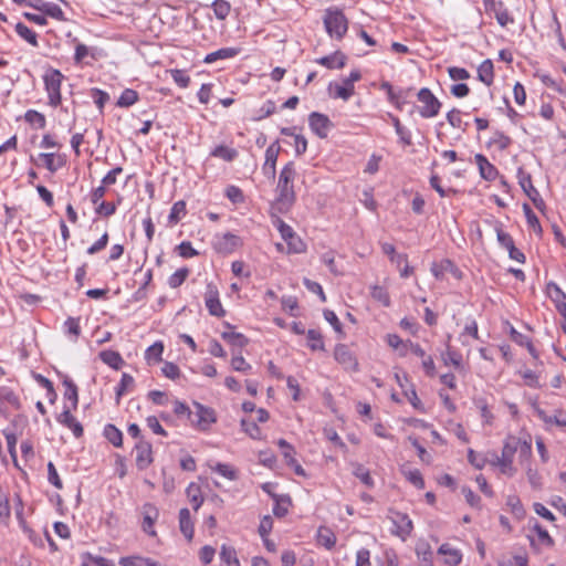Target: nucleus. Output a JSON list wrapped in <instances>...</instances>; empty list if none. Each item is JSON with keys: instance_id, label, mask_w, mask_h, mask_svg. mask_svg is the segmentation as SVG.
Segmentation results:
<instances>
[{"instance_id": "79ce46f5", "label": "nucleus", "mask_w": 566, "mask_h": 566, "mask_svg": "<svg viewBox=\"0 0 566 566\" xmlns=\"http://www.w3.org/2000/svg\"><path fill=\"white\" fill-rule=\"evenodd\" d=\"M63 386L65 387L64 398L70 400L73 405V408L76 409L78 403V394L76 385L69 377H64Z\"/></svg>"}, {"instance_id": "6e6552de", "label": "nucleus", "mask_w": 566, "mask_h": 566, "mask_svg": "<svg viewBox=\"0 0 566 566\" xmlns=\"http://www.w3.org/2000/svg\"><path fill=\"white\" fill-rule=\"evenodd\" d=\"M241 245L242 239L230 232L216 235L213 240V249L221 254H231Z\"/></svg>"}, {"instance_id": "0e129e2a", "label": "nucleus", "mask_w": 566, "mask_h": 566, "mask_svg": "<svg viewBox=\"0 0 566 566\" xmlns=\"http://www.w3.org/2000/svg\"><path fill=\"white\" fill-rule=\"evenodd\" d=\"M286 244L289 247V253H302L305 251V243L300 239L298 235H294L287 239Z\"/></svg>"}, {"instance_id": "20e7f679", "label": "nucleus", "mask_w": 566, "mask_h": 566, "mask_svg": "<svg viewBox=\"0 0 566 566\" xmlns=\"http://www.w3.org/2000/svg\"><path fill=\"white\" fill-rule=\"evenodd\" d=\"M64 75L60 70L49 69L43 74L44 87L48 94V104L57 107L62 103L61 86Z\"/></svg>"}, {"instance_id": "72a5a7b5", "label": "nucleus", "mask_w": 566, "mask_h": 566, "mask_svg": "<svg viewBox=\"0 0 566 566\" xmlns=\"http://www.w3.org/2000/svg\"><path fill=\"white\" fill-rule=\"evenodd\" d=\"M211 156L231 163L238 157V150L224 145H219L211 151Z\"/></svg>"}, {"instance_id": "774afa93", "label": "nucleus", "mask_w": 566, "mask_h": 566, "mask_svg": "<svg viewBox=\"0 0 566 566\" xmlns=\"http://www.w3.org/2000/svg\"><path fill=\"white\" fill-rule=\"evenodd\" d=\"M84 566H112L111 562L102 556H93L86 554L84 557Z\"/></svg>"}, {"instance_id": "f704fd0d", "label": "nucleus", "mask_w": 566, "mask_h": 566, "mask_svg": "<svg viewBox=\"0 0 566 566\" xmlns=\"http://www.w3.org/2000/svg\"><path fill=\"white\" fill-rule=\"evenodd\" d=\"M272 499L275 501L273 514L277 517L285 516L289 512V506L291 504L289 496L272 494Z\"/></svg>"}, {"instance_id": "39448f33", "label": "nucleus", "mask_w": 566, "mask_h": 566, "mask_svg": "<svg viewBox=\"0 0 566 566\" xmlns=\"http://www.w3.org/2000/svg\"><path fill=\"white\" fill-rule=\"evenodd\" d=\"M418 101L422 104L419 108V114L423 118H431L439 114L441 103L427 87L421 88L417 93Z\"/></svg>"}, {"instance_id": "13d9d810", "label": "nucleus", "mask_w": 566, "mask_h": 566, "mask_svg": "<svg viewBox=\"0 0 566 566\" xmlns=\"http://www.w3.org/2000/svg\"><path fill=\"white\" fill-rule=\"evenodd\" d=\"M186 214V203L184 201H177L174 203L170 213H169V221L171 223H177L181 217Z\"/></svg>"}, {"instance_id": "412c9836", "label": "nucleus", "mask_w": 566, "mask_h": 566, "mask_svg": "<svg viewBox=\"0 0 566 566\" xmlns=\"http://www.w3.org/2000/svg\"><path fill=\"white\" fill-rule=\"evenodd\" d=\"M57 421L63 424L64 427L72 430L73 434L76 438H80L83 436V427L82 424L73 417L71 411L69 409H65L57 418Z\"/></svg>"}, {"instance_id": "f3484780", "label": "nucleus", "mask_w": 566, "mask_h": 566, "mask_svg": "<svg viewBox=\"0 0 566 566\" xmlns=\"http://www.w3.org/2000/svg\"><path fill=\"white\" fill-rule=\"evenodd\" d=\"M334 358L338 361L345 369L348 370H357L358 363L348 347L344 344H339L335 347Z\"/></svg>"}, {"instance_id": "338daca9", "label": "nucleus", "mask_w": 566, "mask_h": 566, "mask_svg": "<svg viewBox=\"0 0 566 566\" xmlns=\"http://www.w3.org/2000/svg\"><path fill=\"white\" fill-rule=\"evenodd\" d=\"M161 371L165 377L172 379V380L177 379L180 376L179 367L171 361H166L164 364V366L161 367Z\"/></svg>"}, {"instance_id": "9b49d317", "label": "nucleus", "mask_w": 566, "mask_h": 566, "mask_svg": "<svg viewBox=\"0 0 566 566\" xmlns=\"http://www.w3.org/2000/svg\"><path fill=\"white\" fill-rule=\"evenodd\" d=\"M361 78V74L358 70L350 72L348 77L343 80V84L334 85V97L348 101L354 94V83Z\"/></svg>"}, {"instance_id": "0eeeda50", "label": "nucleus", "mask_w": 566, "mask_h": 566, "mask_svg": "<svg viewBox=\"0 0 566 566\" xmlns=\"http://www.w3.org/2000/svg\"><path fill=\"white\" fill-rule=\"evenodd\" d=\"M517 179L526 196L533 201L534 206L542 211L545 208V202L542 199L538 190L533 186L531 175L523 168H518Z\"/></svg>"}, {"instance_id": "7c9ffc66", "label": "nucleus", "mask_w": 566, "mask_h": 566, "mask_svg": "<svg viewBox=\"0 0 566 566\" xmlns=\"http://www.w3.org/2000/svg\"><path fill=\"white\" fill-rule=\"evenodd\" d=\"M120 566H160V564L151 558L143 556H125L119 559Z\"/></svg>"}, {"instance_id": "5701e85b", "label": "nucleus", "mask_w": 566, "mask_h": 566, "mask_svg": "<svg viewBox=\"0 0 566 566\" xmlns=\"http://www.w3.org/2000/svg\"><path fill=\"white\" fill-rule=\"evenodd\" d=\"M40 158L43 160V164L45 166V168L51 171V172H55L57 171L60 168H62L66 160H65V156L64 155H55L53 153H43V154H40Z\"/></svg>"}, {"instance_id": "ddd939ff", "label": "nucleus", "mask_w": 566, "mask_h": 566, "mask_svg": "<svg viewBox=\"0 0 566 566\" xmlns=\"http://www.w3.org/2000/svg\"><path fill=\"white\" fill-rule=\"evenodd\" d=\"M484 3L486 10L494 14L501 27H506L514 22L512 15L502 1L484 0Z\"/></svg>"}, {"instance_id": "09e8293b", "label": "nucleus", "mask_w": 566, "mask_h": 566, "mask_svg": "<svg viewBox=\"0 0 566 566\" xmlns=\"http://www.w3.org/2000/svg\"><path fill=\"white\" fill-rule=\"evenodd\" d=\"M138 101V93L135 90L126 88L122 92L117 106L119 107H129L134 105Z\"/></svg>"}, {"instance_id": "e2e57ef3", "label": "nucleus", "mask_w": 566, "mask_h": 566, "mask_svg": "<svg viewBox=\"0 0 566 566\" xmlns=\"http://www.w3.org/2000/svg\"><path fill=\"white\" fill-rule=\"evenodd\" d=\"M171 76L179 87L186 88L190 84V77L182 70H172Z\"/></svg>"}, {"instance_id": "1a4fd4ad", "label": "nucleus", "mask_w": 566, "mask_h": 566, "mask_svg": "<svg viewBox=\"0 0 566 566\" xmlns=\"http://www.w3.org/2000/svg\"><path fill=\"white\" fill-rule=\"evenodd\" d=\"M205 304L210 315L222 317L226 314L219 298V291L213 283H208L205 293Z\"/></svg>"}, {"instance_id": "4468645a", "label": "nucleus", "mask_w": 566, "mask_h": 566, "mask_svg": "<svg viewBox=\"0 0 566 566\" xmlns=\"http://www.w3.org/2000/svg\"><path fill=\"white\" fill-rule=\"evenodd\" d=\"M280 145L277 142L271 144L265 150V161L262 167L264 176L269 179H274L276 174V161L280 153Z\"/></svg>"}, {"instance_id": "423d86ee", "label": "nucleus", "mask_w": 566, "mask_h": 566, "mask_svg": "<svg viewBox=\"0 0 566 566\" xmlns=\"http://www.w3.org/2000/svg\"><path fill=\"white\" fill-rule=\"evenodd\" d=\"M193 406L196 410L192 411V417H190L191 424L199 430H208L217 421L214 410L199 402H195Z\"/></svg>"}, {"instance_id": "58836bf2", "label": "nucleus", "mask_w": 566, "mask_h": 566, "mask_svg": "<svg viewBox=\"0 0 566 566\" xmlns=\"http://www.w3.org/2000/svg\"><path fill=\"white\" fill-rule=\"evenodd\" d=\"M353 474L360 480V482L363 484H365L367 488H373L374 486V479L371 478L370 475V472L368 469H366L363 464L360 463H354L353 464Z\"/></svg>"}, {"instance_id": "c756f323", "label": "nucleus", "mask_w": 566, "mask_h": 566, "mask_svg": "<svg viewBox=\"0 0 566 566\" xmlns=\"http://www.w3.org/2000/svg\"><path fill=\"white\" fill-rule=\"evenodd\" d=\"M221 337L233 348L242 349L249 344V339L241 333L233 331L222 332Z\"/></svg>"}, {"instance_id": "680f3d73", "label": "nucleus", "mask_w": 566, "mask_h": 566, "mask_svg": "<svg viewBox=\"0 0 566 566\" xmlns=\"http://www.w3.org/2000/svg\"><path fill=\"white\" fill-rule=\"evenodd\" d=\"M241 427H242V430L247 434H249L252 439H260L261 430L254 421H249V420L242 419Z\"/></svg>"}, {"instance_id": "393cba45", "label": "nucleus", "mask_w": 566, "mask_h": 566, "mask_svg": "<svg viewBox=\"0 0 566 566\" xmlns=\"http://www.w3.org/2000/svg\"><path fill=\"white\" fill-rule=\"evenodd\" d=\"M416 555L420 560V566H433L432 549L428 542L419 541L416 544Z\"/></svg>"}, {"instance_id": "8fccbe9b", "label": "nucleus", "mask_w": 566, "mask_h": 566, "mask_svg": "<svg viewBox=\"0 0 566 566\" xmlns=\"http://www.w3.org/2000/svg\"><path fill=\"white\" fill-rule=\"evenodd\" d=\"M308 347L312 350H323L324 342L319 331L308 329L307 332Z\"/></svg>"}, {"instance_id": "e433bc0d", "label": "nucleus", "mask_w": 566, "mask_h": 566, "mask_svg": "<svg viewBox=\"0 0 566 566\" xmlns=\"http://www.w3.org/2000/svg\"><path fill=\"white\" fill-rule=\"evenodd\" d=\"M187 495L195 511H198L203 503L200 486L196 483H190L187 488Z\"/></svg>"}, {"instance_id": "ea45409f", "label": "nucleus", "mask_w": 566, "mask_h": 566, "mask_svg": "<svg viewBox=\"0 0 566 566\" xmlns=\"http://www.w3.org/2000/svg\"><path fill=\"white\" fill-rule=\"evenodd\" d=\"M15 32L18 33V35H20L22 39H24L32 46H35V48L39 46L36 33L33 30H31L29 27H27L25 24H23L21 22L17 23Z\"/></svg>"}, {"instance_id": "c85d7f7f", "label": "nucleus", "mask_w": 566, "mask_h": 566, "mask_svg": "<svg viewBox=\"0 0 566 566\" xmlns=\"http://www.w3.org/2000/svg\"><path fill=\"white\" fill-rule=\"evenodd\" d=\"M478 78L490 86L494 81V69L491 60H484L478 67Z\"/></svg>"}, {"instance_id": "4d7b16f0", "label": "nucleus", "mask_w": 566, "mask_h": 566, "mask_svg": "<svg viewBox=\"0 0 566 566\" xmlns=\"http://www.w3.org/2000/svg\"><path fill=\"white\" fill-rule=\"evenodd\" d=\"M231 367L235 371L249 374L252 369V366L240 355H234L231 359Z\"/></svg>"}, {"instance_id": "bb28decb", "label": "nucleus", "mask_w": 566, "mask_h": 566, "mask_svg": "<svg viewBox=\"0 0 566 566\" xmlns=\"http://www.w3.org/2000/svg\"><path fill=\"white\" fill-rule=\"evenodd\" d=\"M450 338H451V336L449 335L448 340H450ZM446 347H447L446 352L442 353V355H441V358H442L444 365H447V366L452 365L454 368H461L462 367V355L458 350L451 348L449 342H447Z\"/></svg>"}, {"instance_id": "37998d69", "label": "nucleus", "mask_w": 566, "mask_h": 566, "mask_svg": "<svg viewBox=\"0 0 566 566\" xmlns=\"http://www.w3.org/2000/svg\"><path fill=\"white\" fill-rule=\"evenodd\" d=\"M134 378L129 375L124 373L122 375V379L116 388V401L119 402L123 395L127 394L132 390L134 387Z\"/></svg>"}, {"instance_id": "f03ea898", "label": "nucleus", "mask_w": 566, "mask_h": 566, "mask_svg": "<svg viewBox=\"0 0 566 566\" xmlns=\"http://www.w3.org/2000/svg\"><path fill=\"white\" fill-rule=\"evenodd\" d=\"M327 34L335 40H342L348 30V20L344 12L337 8L325 10L323 18Z\"/></svg>"}, {"instance_id": "052dcab7", "label": "nucleus", "mask_w": 566, "mask_h": 566, "mask_svg": "<svg viewBox=\"0 0 566 566\" xmlns=\"http://www.w3.org/2000/svg\"><path fill=\"white\" fill-rule=\"evenodd\" d=\"M226 197L232 203H242L244 201V196H243L242 190L234 185H230L226 188Z\"/></svg>"}, {"instance_id": "c9c22d12", "label": "nucleus", "mask_w": 566, "mask_h": 566, "mask_svg": "<svg viewBox=\"0 0 566 566\" xmlns=\"http://www.w3.org/2000/svg\"><path fill=\"white\" fill-rule=\"evenodd\" d=\"M101 359L103 363L108 365L109 367L114 369H119L124 365V360L122 356L114 350H105L101 353Z\"/></svg>"}, {"instance_id": "cd10ccee", "label": "nucleus", "mask_w": 566, "mask_h": 566, "mask_svg": "<svg viewBox=\"0 0 566 566\" xmlns=\"http://www.w3.org/2000/svg\"><path fill=\"white\" fill-rule=\"evenodd\" d=\"M446 272H450L457 276L459 273V270L453 264V262H451L450 260H442L439 263H437V262L432 263L431 273L434 275L436 279H442L443 274Z\"/></svg>"}, {"instance_id": "4be33fe9", "label": "nucleus", "mask_w": 566, "mask_h": 566, "mask_svg": "<svg viewBox=\"0 0 566 566\" xmlns=\"http://www.w3.org/2000/svg\"><path fill=\"white\" fill-rule=\"evenodd\" d=\"M240 53L238 48H222L207 54L203 59L206 64H212L219 60H229L235 57Z\"/></svg>"}, {"instance_id": "aec40b11", "label": "nucleus", "mask_w": 566, "mask_h": 566, "mask_svg": "<svg viewBox=\"0 0 566 566\" xmlns=\"http://www.w3.org/2000/svg\"><path fill=\"white\" fill-rule=\"evenodd\" d=\"M315 63L329 70H340L346 65V56L340 51H336L331 55L316 59Z\"/></svg>"}, {"instance_id": "3c124183", "label": "nucleus", "mask_w": 566, "mask_h": 566, "mask_svg": "<svg viewBox=\"0 0 566 566\" xmlns=\"http://www.w3.org/2000/svg\"><path fill=\"white\" fill-rule=\"evenodd\" d=\"M189 270L187 268H182L172 273L168 279V284L171 289L179 287L188 277Z\"/></svg>"}, {"instance_id": "603ef678", "label": "nucleus", "mask_w": 566, "mask_h": 566, "mask_svg": "<svg viewBox=\"0 0 566 566\" xmlns=\"http://www.w3.org/2000/svg\"><path fill=\"white\" fill-rule=\"evenodd\" d=\"M212 9H213L214 15L219 20H224L229 15L231 7H230V3L226 0H216L212 3Z\"/></svg>"}, {"instance_id": "49530a36", "label": "nucleus", "mask_w": 566, "mask_h": 566, "mask_svg": "<svg viewBox=\"0 0 566 566\" xmlns=\"http://www.w3.org/2000/svg\"><path fill=\"white\" fill-rule=\"evenodd\" d=\"M211 470L230 481H234L238 479L237 470L230 464L216 463L214 465L211 467Z\"/></svg>"}, {"instance_id": "bf43d9fd", "label": "nucleus", "mask_w": 566, "mask_h": 566, "mask_svg": "<svg viewBox=\"0 0 566 566\" xmlns=\"http://www.w3.org/2000/svg\"><path fill=\"white\" fill-rule=\"evenodd\" d=\"M468 461L471 465H473L476 470H482L488 463V458L476 453L473 449L468 450Z\"/></svg>"}, {"instance_id": "6e6d98bb", "label": "nucleus", "mask_w": 566, "mask_h": 566, "mask_svg": "<svg viewBox=\"0 0 566 566\" xmlns=\"http://www.w3.org/2000/svg\"><path fill=\"white\" fill-rule=\"evenodd\" d=\"M406 479L418 489L424 488V481L421 472L418 469L403 471Z\"/></svg>"}, {"instance_id": "2f4dec72", "label": "nucleus", "mask_w": 566, "mask_h": 566, "mask_svg": "<svg viewBox=\"0 0 566 566\" xmlns=\"http://www.w3.org/2000/svg\"><path fill=\"white\" fill-rule=\"evenodd\" d=\"M317 543L327 549H332L336 544V536L328 527H319L317 531Z\"/></svg>"}, {"instance_id": "7ed1b4c3", "label": "nucleus", "mask_w": 566, "mask_h": 566, "mask_svg": "<svg viewBox=\"0 0 566 566\" xmlns=\"http://www.w3.org/2000/svg\"><path fill=\"white\" fill-rule=\"evenodd\" d=\"M520 439L509 438L502 448L501 457L494 454L495 462H492L493 467L500 469L501 473L513 476L516 472V469L513 465V459L517 451V447L521 443Z\"/></svg>"}, {"instance_id": "a211bd4d", "label": "nucleus", "mask_w": 566, "mask_h": 566, "mask_svg": "<svg viewBox=\"0 0 566 566\" xmlns=\"http://www.w3.org/2000/svg\"><path fill=\"white\" fill-rule=\"evenodd\" d=\"M474 160L475 164L478 165L481 178H483L486 181H493L497 178V168L493 164H491L484 155L476 154L474 156Z\"/></svg>"}, {"instance_id": "a878e982", "label": "nucleus", "mask_w": 566, "mask_h": 566, "mask_svg": "<svg viewBox=\"0 0 566 566\" xmlns=\"http://www.w3.org/2000/svg\"><path fill=\"white\" fill-rule=\"evenodd\" d=\"M438 553L444 556V563L450 566H457L461 563L462 555L460 551L451 547L449 544H442L439 547Z\"/></svg>"}, {"instance_id": "6ab92c4d", "label": "nucleus", "mask_w": 566, "mask_h": 566, "mask_svg": "<svg viewBox=\"0 0 566 566\" xmlns=\"http://www.w3.org/2000/svg\"><path fill=\"white\" fill-rule=\"evenodd\" d=\"M536 416L547 426H557L566 428V411L562 409L555 410L553 416L546 413L545 410L539 407H535Z\"/></svg>"}, {"instance_id": "9d476101", "label": "nucleus", "mask_w": 566, "mask_h": 566, "mask_svg": "<svg viewBox=\"0 0 566 566\" xmlns=\"http://www.w3.org/2000/svg\"><path fill=\"white\" fill-rule=\"evenodd\" d=\"M142 515H143L142 530L147 535H149L151 537H156L157 532H156L154 525L159 517L158 509L151 503H146L142 507Z\"/></svg>"}, {"instance_id": "69168bd1", "label": "nucleus", "mask_w": 566, "mask_h": 566, "mask_svg": "<svg viewBox=\"0 0 566 566\" xmlns=\"http://www.w3.org/2000/svg\"><path fill=\"white\" fill-rule=\"evenodd\" d=\"M48 480L56 489L61 490L63 488L62 480L60 479L56 468L52 462L48 463Z\"/></svg>"}, {"instance_id": "dca6fc26", "label": "nucleus", "mask_w": 566, "mask_h": 566, "mask_svg": "<svg viewBox=\"0 0 566 566\" xmlns=\"http://www.w3.org/2000/svg\"><path fill=\"white\" fill-rule=\"evenodd\" d=\"M391 521L395 525L394 534L405 541L412 532V521L407 514L400 512L394 513Z\"/></svg>"}, {"instance_id": "b1692460", "label": "nucleus", "mask_w": 566, "mask_h": 566, "mask_svg": "<svg viewBox=\"0 0 566 566\" xmlns=\"http://www.w3.org/2000/svg\"><path fill=\"white\" fill-rule=\"evenodd\" d=\"M179 528L184 536L191 541L193 537V523L191 521L190 511L186 507L179 511Z\"/></svg>"}, {"instance_id": "864d4df0", "label": "nucleus", "mask_w": 566, "mask_h": 566, "mask_svg": "<svg viewBox=\"0 0 566 566\" xmlns=\"http://www.w3.org/2000/svg\"><path fill=\"white\" fill-rule=\"evenodd\" d=\"M523 211H524V214L526 217V220H527V223L531 228H533V230L535 232H537L538 234L542 233V227L539 224V221H538V218L536 217V214L533 212L532 208L527 205V203H524L523 205Z\"/></svg>"}, {"instance_id": "2eb2a0df", "label": "nucleus", "mask_w": 566, "mask_h": 566, "mask_svg": "<svg viewBox=\"0 0 566 566\" xmlns=\"http://www.w3.org/2000/svg\"><path fill=\"white\" fill-rule=\"evenodd\" d=\"M308 124L311 129L319 137L325 138L332 127L329 118L321 113L313 112L308 116Z\"/></svg>"}, {"instance_id": "a18cd8bd", "label": "nucleus", "mask_w": 566, "mask_h": 566, "mask_svg": "<svg viewBox=\"0 0 566 566\" xmlns=\"http://www.w3.org/2000/svg\"><path fill=\"white\" fill-rule=\"evenodd\" d=\"M64 332L75 342L81 334L80 318L69 317L64 322Z\"/></svg>"}, {"instance_id": "c03bdc74", "label": "nucleus", "mask_w": 566, "mask_h": 566, "mask_svg": "<svg viewBox=\"0 0 566 566\" xmlns=\"http://www.w3.org/2000/svg\"><path fill=\"white\" fill-rule=\"evenodd\" d=\"M24 119L30 125H33L40 129L44 128L46 125L45 116L42 113L34 109L27 111L24 114Z\"/></svg>"}, {"instance_id": "f8f14e48", "label": "nucleus", "mask_w": 566, "mask_h": 566, "mask_svg": "<svg viewBox=\"0 0 566 566\" xmlns=\"http://www.w3.org/2000/svg\"><path fill=\"white\" fill-rule=\"evenodd\" d=\"M136 467L139 470L147 469L153 463V448L148 441L139 440L135 446Z\"/></svg>"}, {"instance_id": "5fc2aeb1", "label": "nucleus", "mask_w": 566, "mask_h": 566, "mask_svg": "<svg viewBox=\"0 0 566 566\" xmlns=\"http://www.w3.org/2000/svg\"><path fill=\"white\" fill-rule=\"evenodd\" d=\"M371 297L376 301H378L379 303H381L384 306H389L390 304V297H389V294L387 292V290L382 286H379V285H375L371 287Z\"/></svg>"}, {"instance_id": "4c0bfd02", "label": "nucleus", "mask_w": 566, "mask_h": 566, "mask_svg": "<svg viewBox=\"0 0 566 566\" xmlns=\"http://www.w3.org/2000/svg\"><path fill=\"white\" fill-rule=\"evenodd\" d=\"M392 125L395 127L396 134L399 136L400 143L405 146H410L412 144L411 133L401 125L398 117L390 115Z\"/></svg>"}, {"instance_id": "de8ad7c7", "label": "nucleus", "mask_w": 566, "mask_h": 566, "mask_svg": "<svg viewBox=\"0 0 566 566\" xmlns=\"http://www.w3.org/2000/svg\"><path fill=\"white\" fill-rule=\"evenodd\" d=\"M40 10L55 20L65 21L63 10L55 3L45 2L40 7Z\"/></svg>"}, {"instance_id": "f257e3e1", "label": "nucleus", "mask_w": 566, "mask_h": 566, "mask_svg": "<svg viewBox=\"0 0 566 566\" xmlns=\"http://www.w3.org/2000/svg\"><path fill=\"white\" fill-rule=\"evenodd\" d=\"M295 164L289 161L280 171L276 185V202L280 209H290L295 202L294 180L296 178Z\"/></svg>"}, {"instance_id": "473e14b6", "label": "nucleus", "mask_w": 566, "mask_h": 566, "mask_svg": "<svg viewBox=\"0 0 566 566\" xmlns=\"http://www.w3.org/2000/svg\"><path fill=\"white\" fill-rule=\"evenodd\" d=\"M220 559L227 566H241L237 551L232 546L223 544L220 548Z\"/></svg>"}, {"instance_id": "a19ab883", "label": "nucleus", "mask_w": 566, "mask_h": 566, "mask_svg": "<svg viewBox=\"0 0 566 566\" xmlns=\"http://www.w3.org/2000/svg\"><path fill=\"white\" fill-rule=\"evenodd\" d=\"M104 436L114 447H122L123 433L114 424L108 423L105 426Z\"/></svg>"}]
</instances>
